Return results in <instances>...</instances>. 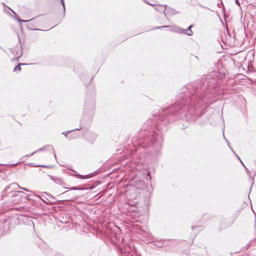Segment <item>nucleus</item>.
<instances>
[{
  "label": "nucleus",
  "mask_w": 256,
  "mask_h": 256,
  "mask_svg": "<svg viewBox=\"0 0 256 256\" xmlns=\"http://www.w3.org/2000/svg\"><path fill=\"white\" fill-rule=\"evenodd\" d=\"M202 84H198L196 86L194 84H188L186 86L188 92L183 91L178 96L176 102L168 108L166 106L162 109V112L168 110L172 114H174L176 112L180 110L184 111L186 106L188 105L194 106L200 104L201 102H206L205 100L207 98L202 96L203 92L205 88L210 86L208 84V81L205 80Z\"/></svg>",
  "instance_id": "f257e3e1"
},
{
  "label": "nucleus",
  "mask_w": 256,
  "mask_h": 256,
  "mask_svg": "<svg viewBox=\"0 0 256 256\" xmlns=\"http://www.w3.org/2000/svg\"><path fill=\"white\" fill-rule=\"evenodd\" d=\"M18 188H20L26 191H28V190L26 189L25 188H23L17 184L12 183L10 186H6L2 191V196H4L6 195V196L8 198L18 196L20 192H20L17 190L16 189Z\"/></svg>",
  "instance_id": "f03ea898"
},
{
  "label": "nucleus",
  "mask_w": 256,
  "mask_h": 256,
  "mask_svg": "<svg viewBox=\"0 0 256 256\" xmlns=\"http://www.w3.org/2000/svg\"><path fill=\"white\" fill-rule=\"evenodd\" d=\"M166 15L168 14L170 16H174V15H176L179 13V12H178L175 9L170 8V7L166 8Z\"/></svg>",
  "instance_id": "7ed1b4c3"
},
{
  "label": "nucleus",
  "mask_w": 256,
  "mask_h": 256,
  "mask_svg": "<svg viewBox=\"0 0 256 256\" xmlns=\"http://www.w3.org/2000/svg\"><path fill=\"white\" fill-rule=\"evenodd\" d=\"M167 6L166 4L164 5H159L156 6L154 7V9L158 12H163L164 14V16H166V8Z\"/></svg>",
  "instance_id": "20e7f679"
},
{
  "label": "nucleus",
  "mask_w": 256,
  "mask_h": 256,
  "mask_svg": "<svg viewBox=\"0 0 256 256\" xmlns=\"http://www.w3.org/2000/svg\"><path fill=\"white\" fill-rule=\"evenodd\" d=\"M49 177L50 180H52L54 182L59 184H61L63 182L62 178H55L52 176H49Z\"/></svg>",
  "instance_id": "39448f33"
},
{
  "label": "nucleus",
  "mask_w": 256,
  "mask_h": 256,
  "mask_svg": "<svg viewBox=\"0 0 256 256\" xmlns=\"http://www.w3.org/2000/svg\"><path fill=\"white\" fill-rule=\"evenodd\" d=\"M44 194L47 196L46 198H48L50 200V201H55L56 202V198L51 194L47 192H44Z\"/></svg>",
  "instance_id": "423d86ee"
},
{
  "label": "nucleus",
  "mask_w": 256,
  "mask_h": 256,
  "mask_svg": "<svg viewBox=\"0 0 256 256\" xmlns=\"http://www.w3.org/2000/svg\"><path fill=\"white\" fill-rule=\"evenodd\" d=\"M223 136H224V140H226V143L228 144V146L230 147V148L232 150L233 152L235 154V155L238 158L240 161L241 163L243 164V162H242V161L240 159V157L235 153V152H234V150H232V148L230 146V143L229 142H228V140L226 139V138H225L224 136V132H223Z\"/></svg>",
  "instance_id": "0eeeda50"
},
{
  "label": "nucleus",
  "mask_w": 256,
  "mask_h": 256,
  "mask_svg": "<svg viewBox=\"0 0 256 256\" xmlns=\"http://www.w3.org/2000/svg\"><path fill=\"white\" fill-rule=\"evenodd\" d=\"M46 199L47 200H44L43 199L42 200V201L46 204L52 205V204H57V202H56L55 201H50L48 198H46Z\"/></svg>",
  "instance_id": "6e6552de"
},
{
  "label": "nucleus",
  "mask_w": 256,
  "mask_h": 256,
  "mask_svg": "<svg viewBox=\"0 0 256 256\" xmlns=\"http://www.w3.org/2000/svg\"><path fill=\"white\" fill-rule=\"evenodd\" d=\"M90 175H91V174H86V175H84V176L81 175V174H76V176L78 178L86 179V178H90Z\"/></svg>",
  "instance_id": "1a4fd4ad"
},
{
  "label": "nucleus",
  "mask_w": 256,
  "mask_h": 256,
  "mask_svg": "<svg viewBox=\"0 0 256 256\" xmlns=\"http://www.w3.org/2000/svg\"><path fill=\"white\" fill-rule=\"evenodd\" d=\"M24 64H19L16 66H15L14 68V71L16 72H19L21 70V68L20 66V65H24Z\"/></svg>",
  "instance_id": "9d476101"
},
{
  "label": "nucleus",
  "mask_w": 256,
  "mask_h": 256,
  "mask_svg": "<svg viewBox=\"0 0 256 256\" xmlns=\"http://www.w3.org/2000/svg\"><path fill=\"white\" fill-rule=\"evenodd\" d=\"M174 30L178 33H185L186 30H184L181 28L176 27V29Z\"/></svg>",
  "instance_id": "9b49d317"
},
{
  "label": "nucleus",
  "mask_w": 256,
  "mask_h": 256,
  "mask_svg": "<svg viewBox=\"0 0 256 256\" xmlns=\"http://www.w3.org/2000/svg\"><path fill=\"white\" fill-rule=\"evenodd\" d=\"M192 26L190 25L188 28L187 30L188 31V32L186 33L187 35L190 36L192 34L193 32L191 30V28H192Z\"/></svg>",
  "instance_id": "f8f14e48"
},
{
  "label": "nucleus",
  "mask_w": 256,
  "mask_h": 256,
  "mask_svg": "<svg viewBox=\"0 0 256 256\" xmlns=\"http://www.w3.org/2000/svg\"><path fill=\"white\" fill-rule=\"evenodd\" d=\"M60 2L62 5V6H63V10H64V16L65 14V13H66V8H65V4H64V0H60Z\"/></svg>",
  "instance_id": "ddd939ff"
},
{
  "label": "nucleus",
  "mask_w": 256,
  "mask_h": 256,
  "mask_svg": "<svg viewBox=\"0 0 256 256\" xmlns=\"http://www.w3.org/2000/svg\"><path fill=\"white\" fill-rule=\"evenodd\" d=\"M81 128H75V129H74V130H70V131H67V132H62V134H64L65 136H66V135L68 133H69L70 132H72V131H74V130H80Z\"/></svg>",
  "instance_id": "4468645a"
},
{
  "label": "nucleus",
  "mask_w": 256,
  "mask_h": 256,
  "mask_svg": "<svg viewBox=\"0 0 256 256\" xmlns=\"http://www.w3.org/2000/svg\"><path fill=\"white\" fill-rule=\"evenodd\" d=\"M168 27H170V26H156L154 29H160V28H168Z\"/></svg>",
  "instance_id": "2eb2a0df"
},
{
  "label": "nucleus",
  "mask_w": 256,
  "mask_h": 256,
  "mask_svg": "<svg viewBox=\"0 0 256 256\" xmlns=\"http://www.w3.org/2000/svg\"><path fill=\"white\" fill-rule=\"evenodd\" d=\"M70 189L72 190H82L83 188H78V187L74 186V187L70 188Z\"/></svg>",
  "instance_id": "dca6fc26"
},
{
  "label": "nucleus",
  "mask_w": 256,
  "mask_h": 256,
  "mask_svg": "<svg viewBox=\"0 0 256 256\" xmlns=\"http://www.w3.org/2000/svg\"><path fill=\"white\" fill-rule=\"evenodd\" d=\"M37 152V151H34V152H33L31 153V154H30L26 156H32V154H34V153H36Z\"/></svg>",
  "instance_id": "f3484780"
},
{
  "label": "nucleus",
  "mask_w": 256,
  "mask_h": 256,
  "mask_svg": "<svg viewBox=\"0 0 256 256\" xmlns=\"http://www.w3.org/2000/svg\"><path fill=\"white\" fill-rule=\"evenodd\" d=\"M243 166H244V168H245L246 170V172L248 174H249V173L250 172L248 170V169L246 167V166H244V164H242Z\"/></svg>",
  "instance_id": "a211bd4d"
},
{
  "label": "nucleus",
  "mask_w": 256,
  "mask_h": 256,
  "mask_svg": "<svg viewBox=\"0 0 256 256\" xmlns=\"http://www.w3.org/2000/svg\"><path fill=\"white\" fill-rule=\"evenodd\" d=\"M46 149V148L45 147H43V148H40L39 150H36L37 152H38V151H42V150H45Z\"/></svg>",
  "instance_id": "6ab92c4d"
},
{
  "label": "nucleus",
  "mask_w": 256,
  "mask_h": 256,
  "mask_svg": "<svg viewBox=\"0 0 256 256\" xmlns=\"http://www.w3.org/2000/svg\"><path fill=\"white\" fill-rule=\"evenodd\" d=\"M30 20H20V22H29V21H30Z\"/></svg>",
  "instance_id": "aec40b11"
},
{
  "label": "nucleus",
  "mask_w": 256,
  "mask_h": 256,
  "mask_svg": "<svg viewBox=\"0 0 256 256\" xmlns=\"http://www.w3.org/2000/svg\"><path fill=\"white\" fill-rule=\"evenodd\" d=\"M235 2L238 5L240 6V2L238 0H235Z\"/></svg>",
  "instance_id": "412c9836"
},
{
  "label": "nucleus",
  "mask_w": 256,
  "mask_h": 256,
  "mask_svg": "<svg viewBox=\"0 0 256 256\" xmlns=\"http://www.w3.org/2000/svg\"><path fill=\"white\" fill-rule=\"evenodd\" d=\"M31 30H40L38 29V28H32Z\"/></svg>",
  "instance_id": "4be33fe9"
},
{
  "label": "nucleus",
  "mask_w": 256,
  "mask_h": 256,
  "mask_svg": "<svg viewBox=\"0 0 256 256\" xmlns=\"http://www.w3.org/2000/svg\"><path fill=\"white\" fill-rule=\"evenodd\" d=\"M16 20L18 22H20V19L18 18H16Z\"/></svg>",
  "instance_id": "5701e85b"
},
{
  "label": "nucleus",
  "mask_w": 256,
  "mask_h": 256,
  "mask_svg": "<svg viewBox=\"0 0 256 256\" xmlns=\"http://www.w3.org/2000/svg\"><path fill=\"white\" fill-rule=\"evenodd\" d=\"M17 164H18V163L14 164H12V166H15L17 165Z\"/></svg>",
  "instance_id": "b1692460"
},
{
  "label": "nucleus",
  "mask_w": 256,
  "mask_h": 256,
  "mask_svg": "<svg viewBox=\"0 0 256 256\" xmlns=\"http://www.w3.org/2000/svg\"><path fill=\"white\" fill-rule=\"evenodd\" d=\"M41 166L44 167V168H47V166Z\"/></svg>",
  "instance_id": "393cba45"
},
{
  "label": "nucleus",
  "mask_w": 256,
  "mask_h": 256,
  "mask_svg": "<svg viewBox=\"0 0 256 256\" xmlns=\"http://www.w3.org/2000/svg\"><path fill=\"white\" fill-rule=\"evenodd\" d=\"M196 228V227H194V226H192V230H194V228Z\"/></svg>",
  "instance_id": "a878e982"
},
{
  "label": "nucleus",
  "mask_w": 256,
  "mask_h": 256,
  "mask_svg": "<svg viewBox=\"0 0 256 256\" xmlns=\"http://www.w3.org/2000/svg\"><path fill=\"white\" fill-rule=\"evenodd\" d=\"M12 12H13V13H14V14H16V13L14 12V11H13L12 10H11Z\"/></svg>",
  "instance_id": "bb28decb"
},
{
  "label": "nucleus",
  "mask_w": 256,
  "mask_h": 256,
  "mask_svg": "<svg viewBox=\"0 0 256 256\" xmlns=\"http://www.w3.org/2000/svg\"><path fill=\"white\" fill-rule=\"evenodd\" d=\"M38 166V165H37V166Z\"/></svg>",
  "instance_id": "cd10ccee"
}]
</instances>
